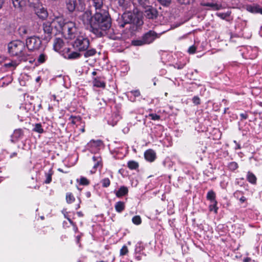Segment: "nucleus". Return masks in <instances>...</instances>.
Masks as SVG:
<instances>
[{
  "mask_svg": "<svg viewBox=\"0 0 262 262\" xmlns=\"http://www.w3.org/2000/svg\"><path fill=\"white\" fill-rule=\"evenodd\" d=\"M111 26V18L107 12H96L91 22V32L97 36H102Z\"/></svg>",
  "mask_w": 262,
  "mask_h": 262,
  "instance_id": "1",
  "label": "nucleus"
},
{
  "mask_svg": "<svg viewBox=\"0 0 262 262\" xmlns=\"http://www.w3.org/2000/svg\"><path fill=\"white\" fill-rule=\"evenodd\" d=\"M8 51L13 56H25L26 46L21 41L16 40L10 42L8 45Z\"/></svg>",
  "mask_w": 262,
  "mask_h": 262,
  "instance_id": "2",
  "label": "nucleus"
},
{
  "mask_svg": "<svg viewBox=\"0 0 262 262\" xmlns=\"http://www.w3.org/2000/svg\"><path fill=\"white\" fill-rule=\"evenodd\" d=\"M160 34H158L156 32L150 30L145 33L141 39L133 40L132 43L136 46H143L146 44L152 43L156 38H159Z\"/></svg>",
  "mask_w": 262,
  "mask_h": 262,
  "instance_id": "3",
  "label": "nucleus"
},
{
  "mask_svg": "<svg viewBox=\"0 0 262 262\" xmlns=\"http://www.w3.org/2000/svg\"><path fill=\"white\" fill-rule=\"evenodd\" d=\"M61 32L66 38L70 39H74L79 34L78 29L73 21L66 22Z\"/></svg>",
  "mask_w": 262,
  "mask_h": 262,
  "instance_id": "4",
  "label": "nucleus"
},
{
  "mask_svg": "<svg viewBox=\"0 0 262 262\" xmlns=\"http://www.w3.org/2000/svg\"><path fill=\"white\" fill-rule=\"evenodd\" d=\"M75 41L73 43V48L79 51L86 50L90 45L89 39L80 34L76 36Z\"/></svg>",
  "mask_w": 262,
  "mask_h": 262,
  "instance_id": "5",
  "label": "nucleus"
},
{
  "mask_svg": "<svg viewBox=\"0 0 262 262\" xmlns=\"http://www.w3.org/2000/svg\"><path fill=\"white\" fill-rule=\"evenodd\" d=\"M93 19V16H92L91 12L89 11L83 12L78 16L79 23H82L87 28H90V30H91V22H92Z\"/></svg>",
  "mask_w": 262,
  "mask_h": 262,
  "instance_id": "6",
  "label": "nucleus"
},
{
  "mask_svg": "<svg viewBox=\"0 0 262 262\" xmlns=\"http://www.w3.org/2000/svg\"><path fill=\"white\" fill-rule=\"evenodd\" d=\"M41 44V40L39 38L36 36L30 37L26 40V46L28 50L30 51L39 49Z\"/></svg>",
  "mask_w": 262,
  "mask_h": 262,
  "instance_id": "7",
  "label": "nucleus"
},
{
  "mask_svg": "<svg viewBox=\"0 0 262 262\" xmlns=\"http://www.w3.org/2000/svg\"><path fill=\"white\" fill-rule=\"evenodd\" d=\"M144 8V15L147 18L151 19L157 18L158 12L156 8L150 6H147Z\"/></svg>",
  "mask_w": 262,
  "mask_h": 262,
  "instance_id": "8",
  "label": "nucleus"
},
{
  "mask_svg": "<svg viewBox=\"0 0 262 262\" xmlns=\"http://www.w3.org/2000/svg\"><path fill=\"white\" fill-rule=\"evenodd\" d=\"M54 26H52V23L46 22L43 24V31L45 35L44 39L47 41H49L51 38V34L52 28Z\"/></svg>",
  "mask_w": 262,
  "mask_h": 262,
  "instance_id": "9",
  "label": "nucleus"
},
{
  "mask_svg": "<svg viewBox=\"0 0 262 262\" xmlns=\"http://www.w3.org/2000/svg\"><path fill=\"white\" fill-rule=\"evenodd\" d=\"M52 26L58 31H62L66 23L61 17H56L52 21Z\"/></svg>",
  "mask_w": 262,
  "mask_h": 262,
  "instance_id": "10",
  "label": "nucleus"
},
{
  "mask_svg": "<svg viewBox=\"0 0 262 262\" xmlns=\"http://www.w3.org/2000/svg\"><path fill=\"white\" fill-rule=\"evenodd\" d=\"M122 23L120 22L119 25L121 27H124L127 24L131 23L133 21V15L129 12H125L122 15Z\"/></svg>",
  "mask_w": 262,
  "mask_h": 262,
  "instance_id": "11",
  "label": "nucleus"
},
{
  "mask_svg": "<svg viewBox=\"0 0 262 262\" xmlns=\"http://www.w3.org/2000/svg\"><path fill=\"white\" fill-rule=\"evenodd\" d=\"M94 162L93 168L96 169L98 168H101L102 167L101 158L98 155H95L92 158Z\"/></svg>",
  "mask_w": 262,
  "mask_h": 262,
  "instance_id": "12",
  "label": "nucleus"
},
{
  "mask_svg": "<svg viewBox=\"0 0 262 262\" xmlns=\"http://www.w3.org/2000/svg\"><path fill=\"white\" fill-rule=\"evenodd\" d=\"M156 153L152 149H148L144 153V157L146 160L152 162L156 159Z\"/></svg>",
  "mask_w": 262,
  "mask_h": 262,
  "instance_id": "13",
  "label": "nucleus"
},
{
  "mask_svg": "<svg viewBox=\"0 0 262 262\" xmlns=\"http://www.w3.org/2000/svg\"><path fill=\"white\" fill-rule=\"evenodd\" d=\"M35 13L40 18L43 19L46 18L48 16V13L46 10L43 8H35Z\"/></svg>",
  "mask_w": 262,
  "mask_h": 262,
  "instance_id": "14",
  "label": "nucleus"
},
{
  "mask_svg": "<svg viewBox=\"0 0 262 262\" xmlns=\"http://www.w3.org/2000/svg\"><path fill=\"white\" fill-rule=\"evenodd\" d=\"M66 4L67 8L70 12L75 10L77 4L76 0H66Z\"/></svg>",
  "mask_w": 262,
  "mask_h": 262,
  "instance_id": "15",
  "label": "nucleus"
},
{
  "mask_svg": "<svg viewBox=\"0 0 262 262\" xmlns=\"http://www.w3.org/2000/svg\"><path fill=\"white\" fill-rule=\"evenodd\" d=\"M93 2V5L95 7L96 12L100 11L103 12L105 11L104 10H101V8L103 6V0H92Z\"/></svg>",
  "mask_w": 262,
  "mask_h": 262,
  "instance_id": "16",
  "label": "nucleus"
},
{
  "mask_svg": "<svg viewBox=\"0 0 262 262\" xmlns=\"http://www.w3.org/2000/svg\"><path fill=\"white\" fill-rule=\"evenodd\" d=\"M128 188L125 186H121L118 191L116 192V195L118 198H120L125 195L128 193Z\"/></svg>",
  "mask_w": 262,
  "mask_h": 262,
  "instance_id": "17",
  "label": "nucleus"
},
{
  "mask_svg": "<svg viewBox=\"0 0 262 262\" xmlns=\"http://www.w3.org/2000/svg\"><path fill=\"white\" fill-rule=\"evenodd\" d=\"M63 46V41L61 39H60L59 38H57L54 40V48L55 51H59L62 48Z\"/></svg>",
  "mask_w": 262,
  "mask_h": 262,
  "instance_id": "18",
  "label": "nucleus"
},
{
  "mask_svg": "<svg viewBox=\"0 0 262 262\" xmlns=\"http://www.w3.org/2000/svg\"><path fill=\"white\" fill-rule=\"evenodd\" d=\"M13 6L17 9H21L25 5V0H12Z\"/></svg>",
  "mask_w": 262,
  "mask_h": 262,
  "instance_id": "19",
  "label": "nucleus"
},
{
  "mask_svg": "<svg viewBox=\"0 0 262 262\" xmlns=\"http://www.w3.org/2000/svg\"><path fill=\"white\" fill-rule=\"evenodd\" d=\"M115 208L117 212L119 213L121 212L125 208L124 203L121 201L117 202L115 206Z\"/></svg>",
  "mask_w": 262,
  "mask_h": 262,
  "instance_id": "20",
  "label": "nucleus"
},
{
  "mask_svg": "<svg viewBox=\"0 0 262 262\" xmlns=\"http://www.w3.org/2000/svg\"><path fill=\"white\" fill-rule=\"evenodd\" d=\"M18 32L21 36H24L29 33V30L26 26H23L18 28Z\"/></svg>",
  "mask_w": 262,
  "mask_h": 262,
  "instance_id": "21",
  "label": "nucleus"
},
{
  "mask_svg": "<svg viewBox=\"0 0 262 262\" xmlns=\"http://www.w3.org/2000/svg\"><path fill=\"white\" fill-rule=\"evenodd\" d=\"M93 85L97 88H103L105 86V83L102 81H100L98 78H95L93 80Z\"/></svg>",
  "mask_w": 262,
  "mask_h": 262,
  "instance_id": "22",
  "label": "nucleus"
},
{
  "mask_svg": "<svg viewBox=\"0 0 262 262\" xmlns=\"http://www.w3.org/2000/svg\"><path fill=\"white\" fill-rule=\"evenodd\" d=\"M207 199L211 202H216L215 200V193L212 190L209 191L207 194Z\"/></svg>",
  "mask_w": 262,
  "mask_h": 262,
  "instance_id": "23",
  "label": "nucleus"
},
{
  "mask_svg": "<svg viewBox=\"0 0 262 262\" xmlns=\"http://www.w3.org/2000/svg\"><path fill=\"white\" fill-rule=\"evenodd\" d=\"M247 179L248 181L252 184H255L256 183V178L255 176L250 171L247 173Z\"/></svg>",
  "mask_w": 262,
  "mask_h": 262,
  "instance_id": "24",
  "label": "nucleus"
},
{
  "mask_svg": "<svg viewBox=\"0 0 262 262\" xmlns=\"http://www.w3.org/2000/svg\"><path fill=\"white\" fill-rule=\"evenodd\" d=\"M130 93L132 95H133L134 97L133 98L132 96H129L128 94L127 95V97H128L129 99L132 102L135 101V98L136 97H138L140 95V93L139 90H135V91H130Z\"/></svg>",
  "mask_w": 262,
  "mask_h": 262,
  "instance_id": "25",
  "label": "nucleus"
},
{
  "mask_svg": "<svg viewBox=\"0 0 262 262\" xmlns=\"http://www.w3.org/2000/svg\"><path fill=\"white\" fill-rule=\"evenodd\" d=\"M80 56V54L77 52H72L67 54L66 58L69 59H74L79 58Z\"/></svg>",
  "mask_w": 262,
  "mask_h": 262,
  "instance_id": "26",
  "label": "nucleus"
},
{
  "mask_svg": "<svg viewBox=\"0 0 262 262\" xmlns=\"http://www.w3.org/2000/svg\"><path fill=\"white\" fill-rule=\"evenodd\" d=\"M23 135V130L20 129H16L14 130L12 137L15 139H18L21 138Z\"/></svg>",
  "mask_w": 262,
  "mask_h": 262,
  "instance_id": "27",
  "label": "nucleus"
},
{
  "mask_svg": "<svg viewBox=\"0 0 262 262\" xmlns=\"http://www.w3.org/2000/svg\"><path fill=\"white\" fill-rule=\"evenodd\" d=\"M127 165L128 168L132 170L136 169L139 167L138 163L134 161H129L127 163Z\"/></svg>",
  "mask_w": 262,
  "mask_h": 262,
  "instance_id": "28",
  "label": "nucleus"
},
{
  "mask_svg": "<svg viewBox=\"0 0 262 262\" xmlns=\"http://www.w3.org/2000/svg\"><path fill=\"white\" fill-rule=\"evenodd\" d=\"M17 66V63L15 61H11L8 63L4 64V67L7 68L14 69Z\"/></svg>",
  "mask_w": 262,
  "mask_h": 262,
  "instance_id": "29",
  "label": "nucleus"
},
{
  "mask_svg": "<svg viewBox=\"0 0 262 262\" xmlns=\"http://www.w3.org/2000/svg\"><path fill=\"white\" fill-rule=\"evenodd\" d=\"M96 53V51L94 49H91L90 50H87L84 54V56L85 57L87 58L89 57H91L94 56Z\"/></svg>",
  "mask_w": 262,
  "mask_h": 262,
  "instance_id": "30",
  "label": "nucleus"
},
{
  "mask_svg": "<svg viewBox=\"0 0 262 262\" xmlns=\"http://www.w3.org/2000/svg\"><path fill=\"white\" fill-rule=\"evenodd\" d=\"M79 184L81 185H88L90 184V181L85 177H81L79 180H77Z\"/></svg>",
  "mask_w": 262,
  "mask_h": 262,
  "instance_id": "31",
  "label": "nucleus"
},
{
  "mask_svg": "<svg viewBox=\"0 0 262 262\" xmlns=\"http://www.w3.org/2000/svg\"><path fill=\"white\" fill-rule=\"evenodd\" d=\"M209 208L210 211H214L215 213L217 212V202H211Z\"/></svg>",
  "mask_w": 262,
  "mask_h": 262,
  "instance_id": "32",
  "label": "nucleus"
},
{
  "mask_svg": "<svg viewBox=\"0 0 262 262\" xmlns=\"http://www.w3.org/2000/svg\"><path fill=\"white\" fill-rule=\"evenodd\" d=\"M30 5L34 8L40 7V0H28Z\"/></svg>",
  "mask_w": 262,
  "mask_h": 262,
  "instance_id": "33",
  "label": "nucleus"
},
{
  "mask_svg": "<svg viewBox=\"0 0 262 262\" xmlns=\"http://www.w3.org/2000/svg\"><path fill=\"white\" fill-rule=\"evenodd\" d=\"M132 222L134 224L139 225L141 223L142 221L139 215H136L133 217Z\"/></svg>",
  "mask_w": 262,
  "mask_h": 262,
  "instance_id": "34",
  "label": "nucleus"
},
{
  "mask_svg": "<svg viewBox=\"0 0 262 262\" xmlns=\"http://www.w3.org/2000/svg\"><path fill=\"white\" fill-rule=\"evenodd\" d=\"M101 183L103 187H108L110 185V180L108 178H104L101 180Z\"/></svg>",
  "mask_w": 262,
  "mask_h": 262,
  "instance_id": "35",
  "label": "nucleus"
},
{
  "mask_svg": "<svg viewBox=\"0 0 262 262\" xmlns=\"http://www.w3.org/2000/svg\"><path fill=\"white\" fill-rule=\"evenodd\" d=\"M47 58V56L44 53H41L39 55L37 61L40 63L45 62Z\"/></svg>",
  "mask_w": 262,
  "mask_h": 262,
  "instance_id": "36",
  "label": "nucleus"
},
{
  "mask_svg": "<svg viewBox=\"0 0 262 262\" xmlns=\"http://www.w3.org/2000/svg\"><path fill=\"white\" fill-rule=\"evenodd\" d=\"M230 14V13L229 12H227V13H216V15L223 19H226L227 17L229 16Z\"/></svg>",
  "mask_w": 262,
  "mask_h": 262,
  "instance_id": "37",
  "label": "nucleus"
},
{
  "mask_svg": "<svg viewBox=\"0 0 262 262\" xmlns=\"http://www.w3.org/2000/svg\"><path fill=\"white\" fill-rule=\"evenodd\" d=\"M66 200L67 203H72L75 201V198L71 193H68L66 195Z\"/></svg>",
  "mask_w": 262,
  "mask_h": 262,
  "instance_id": "38",
  "label": "nucleus"
},
{
  "mask_svg": "<svg viewBox=\"0 0 262 262\" xmlns=\"http://www.w3.org/2000/svg\"><path fill=\"white\" fill-rule=\"evenodd\" d=\"M157 1L163 6L168 7L171 3V0H157Z\"/></svg>",
  "mask_w": 262,
  "mask_h": 262,
  "instance_id": "39",
  "label": "nucleus"
},
{
  "mask_svg": "<svg viewBox=\"0 0 262 262\" xmlns=\"http://www.w3.org/2000/svg\"><path fill=\"white\" fill-rule=\"evenodd\" d=\"M34 132H36L38 133H42L43 132V129L42 128V126L40 124L37 123L35 125V127L33 129Z\"/></svg>",
  "mask_w": 262,
  "mask_h": 262,
  "instance_id": "40",
  "label": "nucleus"
},
{
  "mask_svg": "<svg viewBox=\"0 0 262 262\" xmlns=\"http://www.w3.org/2000/svg\"><path fill=\"white\" fill-rule=\"evenodd\" d=\"M52 172L51 170L49 171L48 173H46V180H45V183L46 184H49L51 181H52Z\"/></svg>",
  "mask_w": 262,
  "mask_h": 262,
  "instance_id": "41",
  "label": "nucleus"
},
{
  "mask_svg": "<svg viewBox=\"0 0 262 262\" xmlns=\"http://www.w3.org/2000/svg\"><path fill=\"white\" fill-rule=\"evenodd\" d=\"M128 252V250L126 246H123L120 251V255L121 256L125 255Z\"/></svg>",
  "mask_w": 262,
  "mask_h": 262,
  "instance_id": "42",
  "label": "nucleus"
},
{
  "mask_svg": "<svg viewBox=\"0 0 262 262\" xmlns=\"http://www.w3.org/2000/svg\"><path fill=\"white\" fill-rule=\"evenodd\" d=\"M228 167L231 170H234L238 167L237 164L235 162H231L229 164Z\"/></svg>",
  "mask_w": 262,
  "mask_h": 262,
  "instance_id": "43",
  "label": "nucleus"
},
{
  "mask_svg": "<svg viewBox=\"0 0 262 262\" xmlns=\"http://www.w3.org/2000/svg\"><path fill=\"white\" fill-rule=\"evenodd\" d=\"M149 116L152 120H158L160 118V116L155 114H150L149 115Z\"/></svg>",
  "mask_w": 262,
  "mask_h": 262,
  "instance_id": "44",
  "label": "nucleus"
},
{
  "mask_svg": "<svg viewBox=\"0 0 262 262\" xmlns=\"http://www.w3.org/2000/svg\"><path fill=\"white\" fill-rule=\"evenodd\" d=\"M196 48L194 46H190L188 49L189 54H194L196 51Z\"/></svg>",
  "mask_w": 262,
  "mask_h": 262,
  "instance_id": "45",
  "label": "nucleus"
},
{
  "mask_svg": "<svg viewBox=\"0 0 262 262\" xmlns=\"http://www.w3.org/2000/svg\"><path fill=\"white\" fill-rule=\"evenodd\" d=\"M102 143L101 141L100 140H97V141H94L92 140L90 141V143L89 144H94L95 146H100V144Z\"/></svg>",
  "mask_w": 262,
  "mask_h": 262,
  "instance_id": "46",
  "label": "nucleus"
},
{
  "mask_svg": "<svg viewBox=\"0 0 262 262\" xmlns=\"http://www.w3.org/2000/svg\"><path fill=\"white\" fill-rule=\"evenodd\" d=\"M192 101L195 104L198 105L200 104V99L198 96H194L192 99Z\"/></svg>",
  "mask_w": 262,
  "mask_h": 262,
  "instance_id": "47",
  "label": "nucleus"
},
{
  "mask_svg": "<svg viewBox=\"0 0 262 262\" xmlns=\"http://www.w3.org/2000/svg\"><path fill=\"white\" fill-rule=\"evenodd\" d=\"M205 6L213 7L214 9L217 10L219 9V7H218V6L216 4H212V3H207L205 5Z\"/></svg>",
  "mask_w": 262,
  "mask_h": 262,
  "instance_id": "48",
  "label": "nucleus"
},
{
  "mask_svg": "<svg viewBox=\"0 0 262 262\" xmlns=\"http://www.w3.org/2000/svg\"><path fill=\"white\" fill-rule=\"evenodd\" d=\"M191 0H177V1L181 4L187 5L189 4Z\"/></svg>",
  "mask_w": 262,
  "mask_h": 262,
  "instance_id": "49",
  "label": "nucleus"
},
{
  "mask_svg": "<svg viewBox=\"0 0 262 262\" xmlns=\"http://www.w3.org/2000/svg\"><path fill=\"white\" fill-rule=\"evenodd\" d=\"M6 78L8 79V80H6V81L5 82H3V85H8L9 83H11V81H12V78L11 77H10V76H8V77H7Z\"/></svg>",
  "mask_w": 262,
  "mask_h": 262,
  "instance_id": "50",
  "label": "nucleus"
},
{
  "mask_svg": "<svg viewBox=\"0 0 262 262\" xmlns=\"http://www.w3.org/2000/svg\"><path fill=\"white\" fill-rule=\"evenodd\" d=\"M240 116L242 118V119H244V120H245V119H247L248 118V114L246 112V113H241L240 114Z\"/></svg>",
  "mask_w": 262,
  "mask_h": 262,
  "instance_id": "51",
  "label": "nucleus"
},
{
  "mask_svg": "<svg viewBox=\"0 0 262 262\" xmlns=\"http://www.w3.org/2000/svg\"><path fill=\"white\" fill-rule=\"evenodd\" d=\"M136 25H137V26H141V25H143V20H142L141 18V19H140V18H137V21H136Z\"/></svg>",
  "mask_w": 262,
  "mask_h": 262,
  "instance_id": "52",
  "label": "nucleus"
},
{
  "mask_svg": "<svg viewBox=\"0 0 262 262\" xmlns=\"http://www.w3.org/2000/svg\"><path fill=\"white\" fill-rule=\"evenodd\" d=\"M71 118L72 119V122L73 124H75L77 121L80 120V118L79 117H72Z\"/></svg>",
  "mask_w": 262,
  "mask_h": 262,
  "instance_id": "53",
  "label": "nucleus"
},
{
  "mask_svg": "<svg viewBox=\"0 0 262 262\" xmlns=\"http://www.w3.org/2000/svg\"><path fill=\"white\" fill-rule=\"evenodd\" d=\"M239 200L242 203H243L246 201V198L244 196H242L240 198Z\"/></svg>",
  "mask_w": 262,
  "mask_h": 262,
  "instance_id": "54",
  "label": "nucleus"
},
{
  "mask_svg": "<svg viewBox=\"0 0 262 262\" xmlns=\"http://www.w3.org/2000/svg\"><path fill=\"white\" fill-rule=\"evenodd\" d=\"M251 259L249 257H247L244 259V262H249Z\"/></svg>",
  "mask_w": 262,
  "mask_h": 262,
  "instance_id": "55",
  "label": "nucleus"
},
{
  "mask_svg": "<svg viewBox=\"0 0 262 262\" xmlns=\"http://www.w3.org/2000/svg\"><path fill=\"white\" fill-rule=\"evenodd\" d=\"M4 3V0H0V9H1L2 8Z\"/></svg>",
  "mask_w": 262,
  "mask_h": 262,
  "instance_id": "56",
  "label": "nucleus"
},
{
  "mask_svg": "<svg viewBox=\"0 0 262 262\" xmlns=\"http://www.w3.org/2000/svg\"><path fill=\"white\" fill-rule=\"evenodd\" d=\"M67 218L68 220L69 221L71 225H74V224L73 222L70 219H69L68 217H67Z\"/></svg>",
  "mask_w": 262,
  "mask_h": 262,
  "instance_id": "57",
  "label": "nucleus"
},
{
  "mask_svg": "<svg viewBox=\"0 0 262 262\" xmlns=\"http://www.w3.org/2000/svg\"><path fill=\"white\" fill-rule=\"evenodd\" d=\"M96 74H97V72H96V71H93V72H92V75H93V76H95V75H96Z\"/></svg>",
  "mask_w": 262,
  "mask_h": 262,
  "instance_id": "58",
  "label": "nucleus"
},
{
  "mask_svg": "<svg viewBox=\"0 0 262 262\" xmlns=\"http://www.w3.org/2000/svg\"><path fill=\"white\" fill-rule=\"evenodd\" d=\"M257 12H259L262 14V9L258 8V10H257Z\"/></svg>",
  "mask_w": 262,
  "mask_h": 262,
  "instance_id": "59",
  "label": "nucleus"
},
{
  "mask_svg": "<svg viewBox=\"0 0 262 262\" xmlns=\"http://www.w3.org/2000/svg\"><path fill=\"white\" fill-rule=\"evenodd\" d=\"M39 79H40V77H38L36 78V81H38L39 80Z\"/></svg>",
  "mask_w": 262,
  "mask_h": 262,
  "instance_id": "60",
  "label": "nucleus"
},
{
  "mask_svg": "<svg viewBox=\"0 0 262 262\" xmlns=\"http://www.w3.org/2000/svg\"><path fill=\"white\" fill-rule=\"evenodd\" d=\"M259 105L262 107V102H260L259 103Z\"/></svg>",
  "mask_w": 262,
  "mask_h": 262,
  "instance_id": "61",
  "label": "nucleus"
},
{
  "mask_svg": "<svg viewBox=\"0 0 262 262\" xmlns=\"http://www.w3.org/2000/svg\"><path fill=\"white\" fill-rule=\"evenodd\" d=\"M81 132L82 133L84 132V129L83 128L81 129Z\"/></svg>",
  "mask_w": 262,
  "mask_h": 262,
  "instance_id": "62",
  "label": "nucleus"
},
{
  "mask_svg": "<svg viewBox=\"0 0 262 262\" xmlns=\"http://www.w3.org/2000/svg\"><path fill=\"white\" fill-rule=\"evenodd\" d=\"M53 98H54V99L56 98V97L55 95L53 96Z\"/></svg>",
  "mask_w": 262,
  "mask_h": 262,
  "instance_id": "63",
  "label": "nucleus"
},
{
  "mask_svg": "<svg viewBox=\"0 0 262 262\" xmlns=\"http://www.w3.org/2000/svg\"><path fill=\"white\" fill-rule=\"evenodd\" d=\"M238 148H240L239 146H237Z\"/></svg>",
  "mask_w": 262,
  "mask_h": 262,
  "instance_id": "64",
  "label": "nucleus"
}]
</instances>
